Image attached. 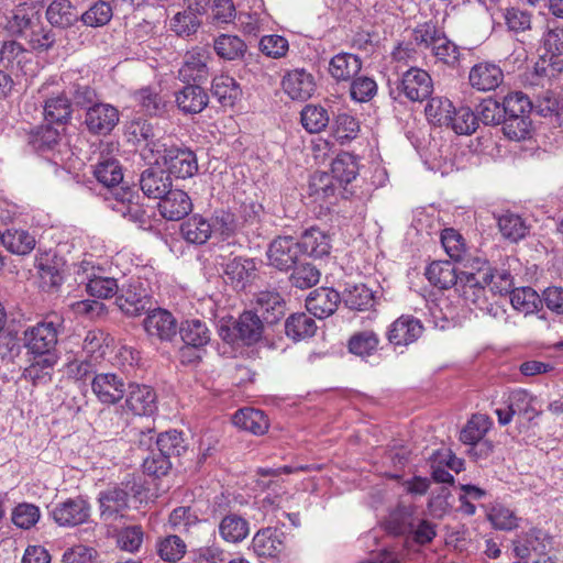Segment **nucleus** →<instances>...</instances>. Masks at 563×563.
<instances>
[{
  "label": "nucleus",
  "mask_w": 563,
  "mask_h": 563,
  "mask_svg": "<svg viewBox=\"0 0 563 563\" xmlns=\"http://www.w3.org/2000/svg\"><path fill=\"white\" fill-rule=\"evenodd\" d=\"M213 48L220 58L236 60L244 56L246 44L238 35L221 34L214 38Z\"/></svg>",
  "instance_id": "obj_41"
},
{
  "label": "nucleus",
  "mask_w": 563,
  "mask_h": 563,
  "mask_svg": "<svg viewBox=\"0 0 563 563\" xmlns=\"http://www.w3.org/2000/svg\"><path fill=\"white\" fill-rule=\"evenodd\" d=\"M238 336L247 344L258 341L263 332V321L252 311L243 312L235 322Z\"/></svg>",
  "instance_id": "obj_43"
},
{
  "label": "nucleus",
  "mask_w": 563,
  "mask_h": 563,
  "mask_svg": "<svg viewBox=\"0 0 563 563\" xmlns=\"http://www.w3.org/2000/svg\"><path fill=\"white\" fill-rule=\"evenodd\" d=\"M57 324L54 321L44 320L30 327L24 332V343L33 354L51 352L57 343Z\"/></svg>",
  "instance_id": "obj_12"
},
{
  "label": "nucleus",
  "mask_w": 563,
  "mask_h": 563,
  "mask_svg": "<svg viewBox=\"0 0 563 563\" xmlns=\"http://www.w3.org/2000/svg\"><path fill=\"white\" fill-rule=\"evenodd\" d=\"M298 243L302 254H307L314 258H321L329 255L331 250L330 236L318 228H310L306 230Z\"/></svg>",
  "instance_id": "obj_30"
},
{
  "label": "nucleus",
  "mask_w": 563,
  "mask_h": 563,
  "mask_svg": "<svg viewBox=\"0 0 563 563\" xmlns=\"http://www.w3.org/2000/svg\"><path fill=\"white\" fill-rule=\"evenodd\" d=\"M350 309L364 310L372 306L374 296L364 284L347 285L342 297Z\"/></svg>",
  "instance_id": "obj_54"
},
{
  "label": "nucleus",
  "mask_w": 563,
  "mask_h": 563,
  "mask_svg": "<svg viewBox=\"0 0 563 563\" xmlns=\"http://www.w3.org/2000/svg\"><path fill=\"white\" fill-rule=\"evenodd\" d=\"M550 547V537L540 529H531L514 541V552L520 559H527L531 554H534L537 558L543 555Z\"/></svg>",
  "instance_id": "obj_20"
},
{
  "label": "nucleus",
  "mask_w": 563,
  "mask_h": 563,
  "mask_svg": "<svg viewBox=\"0 0 563 563\" xmlns=\"http://www.w3.org/2000/svg\"><path fill=\"white\" fill-rule=\"evenodd\" d=\"M124 487H112L102 492L99 496L101 516L104 519L114 517L119 511L128 507V499L131 493L135 496L140 494L134 490L135 484L130 482L123 484Z\"/></svg>",
  "instance_id": "obj_21"
},
{
  "label": "nucleus",
  "mask_w": 563,
  "mask_h": 563,
  "mask_svg": "<svg viewBox=\"0 0 563 563\" xmlns=\"http://www.w3.org/2000/svg\"><path fill=\"white\" fill-rule=\"evenodd\" d=\"M428 121L437 125H445L450 122L453 104L448 98H431L424 109Z\"/></svg>",
  "instance_id": "obj_55"
},
{
  "label": "nucleus",
  "mask_w": 563,
  "mask_h": 563,
  "mask_svg": "<svg viewBox=\"0 0 563 563\" xmlns=\"http://www.w3.org/2000/svg\"><path fill=\"white\" fill-rule=\"evenodd\" d=\"M209 54L206 49L195 48L185 55L179 69V76L184 81H202L208 77Z\"/></svg>",
  "instance_id": "obj_25"
},
{
  "label": "nucleus",
  "mask_w": 563,
  "mask_h": 563,
  "mask_svg": "<svg viewBox=\"0 0 563 563\" xmlns=\"http://www.w3.org/2000/svg\"><path fill=\"white\" fill-rule=\"evenodd\" d=\"M143 327L148 336L159 341H172L178 331L177 320L167 310L156 308L147 310Z\"/></svg>",
  "instance_id": "obj_14"
},
{
  "label": "nucleus",
  "mask_w": 563,
  "mask_h": 563,
  "mask_svg": "<svg viewBox=\"0 0 563 563\" xmlns=\"http://www.w3.org/2000/svg\"><path fill=\"white\" fill-rule=\"evenodd\" d=\"M387 530L397 536H407L418 544H427L437 536L435 526L427 519L415 518L406 509L390 515Z\"/></svg>",
  "instance_id": "obj_3"
},
{
  "label": "nucleus",
  "mask_w": 563,
  "mask_h": 563,
  "mask_svg": "<svg viewBox=\"0 0 563 563\" xmlns=\"http://www.w3.org/2000/svg\"><path fill=\"white\" fill-rule=\"evenodd\" d=\"M255 273V263L249 258L234 257L224 266V279L235 289H244Z\"/></svg>",
  "instance_id": "obj_29"
},
{
  "label": "nucleus",
  "mask_w": 563,
  "mask_h": 563,
  "mask_svg": "<svg viewBox=\"0 0 563 563\" xmlns=\"http://www.w3.org/2000/svg\"><path fill=\"white\" fill-rule=\"evenodd\" d=\"M477 121L473 111L467 107H461L455 109L448 122L446 126H450L456 134H471L476 130Z\"/></svg>",
  "instance_id": "obj_59"
},
{
  "label": "nucleus",
  "mask_w": 563,
  "mask_h": 563,
  "mask_svg": "<svg viewBox=\"0 0 563 563\" xmlns=\"http://www.w3.org/2000/svg\"><path fill=\"white\" fill-rule=\"evenodd\" d=\"M220 537L228 543H240L250 533V525L246 519L236 515L224 516L218 526Z\"/></svg>",
  "instance_id": "obj_32"
},
{
  "label": "nucleus",
  "mask_w": 563,
  "mask_h": 563,
  "mask_svg": "<svg viewBox=\"0 0 563 563\" xmlns=\"http://www.w3.org/2000/svg\"><path fill=\"white\" fill-rule=\"evenodd\" d=\"M46 19L54 26L68 27L78 21V13L69 0H54L46 10Z\"/></svg>",
  "instance_id": "obj_38"
},
{
  "label": "nucleus",
  "mask_w": 563,
  "mask_h": 563,
  "mask_svg": "<svg viewBox=\"0 0 563 563\" xmlns=\"http://www.w3.org/2000/svg\"><path fill=\"white\" fill-rule=\"evenodd\" d=\"M1 242L9 252L18 255L31 253L36 244L34 235L18 229L7 230L1 235Z\"/></svg>",
  "instance_id": "obj_40"
},
{
  "label": "nucleus",
  "mask_w": 563,
  "mask_h": 563,
  "mask_svg": "<svg viewBox=\"0 0 563 563\" xmlns=\"http://www.w3.org/2000/svg\"><path fill=\"white\" fill-rule=\"evenodd\" d=\"M119 122V111L109 103H96L87 109L85 123L93 134L106 135Z\"/></svg>",
  "instance_id": "obj_16"
},
{
  "label": "nucleus",
  "mask_w": 563,
  "mask_h": 563,
  "mask_svg": "<svg viewBox=\"0 0 563 563\" xmlns=\"http://www.w3.org/2000/svg\"><path fill=\"white\" fill-rule=\"evenodd\" d=\"M503 132L511 141L520 142L530 137L532 123L528 115L505 117Z\"/></svg>",
  "instance_id": "obj_53"
},
{
  "label": "nucleus",
  "mask_w": 563,
  "mask_h": 563,
  "mask_svg": "<svg viewBox=\"0 0 563 563\" xmlns=\"http://www.w3.org/2000/svg\"><path fill=\"white\" fill-rule=\"evenodd\" d=\"M302 252L298 241L291 236H279L275 239L267 251L269 265L279 271L292 268L299 261Z\"/></svg>",
  "instance_id": "obj_11"
},
{
  "label": "nucleus",
  "mask_w": 563,
  "mask_h": 563,
  "mask_svg": "<svg viewBox=\"0 0 563 563\" xmlns=\"http://www.w3.org/2000/svg\"><path fill=\"white\" fill-rule=\"evenodd\" d=\"M180 234L190 244L202 245L213 234V227L210 219L200 214H194L180 225Z\"/></svg>",
  "instance_id": "obj_28"
},
{
  "label": "nucleus",
  "mask_w": 563,
  "mask_h": 563,
  "mask_svg": "<svg viewBox=\"0 0 563 563\" xmlns=\"http://www.w3.org/2000/svg\"><path fill=\"white\" fill-rule=\"evenodd\" d=\"M175 102L184 113H200L209 102L208 93L197 85H188L175 93Z\"/></svg>",
  "instance_id": "obj_27"
},
{
  "label": "nucleus",
  "mask_w": 563,
  "mask_h": 563,
  "mask_svg": "<svg viewBox=\"0 0 563 563\" xmlns=\"http://www.w3.org/2000/svg\"><path fill=\"white\" fill-rule=\"evenodd\" d=\"M210 221L213 227V233L219 234L223 240L233 236L240 229V223L235 216L228 210L216 211Z\"/></svg>",
  "instance_id": "obj_63"
},
{
  "label": "nucleus",
  "mask_w": 563,
  "mask_h": 563,
  "mask_svg": "<svg viewBox=\"0 0 563 563\" xmlns=\"http://www.w3.org/2000/svg\"><path fill=\"white\" fill-rule=\"evenodd\" d=\"M397 89L408 100L421 102L432 93L433 82L426 70L412 67L402 74Z\"/></svg>",
  "instance_id": "obj_8"
},
{
  "label": "nucleus",
  "mask_w": 563,
  "mask_h": 563,
  "mask_svg": "<svg viewBox=\"0 0 563 563\" xmlns=\"http://www.w3.org/2000/svg\"><path fill=\"white\" fill-rule=\"evenodd\" d=\"M70 101L64 95L52 97L45 102L44 115L49 122L63 123L70 118Z\"/></svg>",
  "instance_id": "obj_58"
},
{
  "label": "nucleus",
  "mask_w": 563,
  "mask_h": 563,
  "mask_svg": "<svg viewBox=\"0 0 563 563\" xmlns=\"http://www.w3.org/2000/svg\"><path fill=\"white\" fill-rule=\"evenodd\" d=\"M300 121L307 132L319 133L328 126L330 117L325 108L307 104L301 110Z\"/></svg>",
  "instance_id": "obj_51"
},
{
  "label": "nucleus",
  "mask_w": 563,
  "mask_h": 563,
  "mask_svg": "<svg viewBox=\"0 0 563 563\" xmlns=\"http://www.w3.org/2000/svg\"><path fill=\"white\" fill-rule=\"evenodd\" d=\"M334 178L325 172L314 173L309 183V195L317 202H327L335 197Z\"/></svg>",
  "instance_id": "obj_45"
},
{
  "label": "nucleus",
  "mask_w": 563,
  "mask_h": 563,
  "mask_svg": "<svg viewBox=\"0 0 563 563\" xmlns=\"http://www.w3.org/2000/svg\"><path fill=\"white\" fill-rule=\"evenodd\" d=\"M87 278L86 289L92 297L107 299L119 291V286L114 278L98 276L95 273L87 275Z\"/></svg>",
  "instance_id": "obj_60"
},
{
  "label": "nucleus",
  "mask_w": 563,
  "mask_h": 563,
  "mask_svg": "<svg viewBox=\"0 0 563 563\" xmlns=\"http://www.w3.org/2000/svg\"><path fill=\"white\" fill-rule=\"evenodd\" d=\"M498 227L503 236L511 242H518L528 233V227L522 218L515 213H504L498 218Z\"/></svg>",
  "instance_id": "obj_52"
},
{
  "label": "nucleus",
  "mask_w": 563,
  "mask_h": 563,
  "mask_svg": "<svg viewBox=\"0 0 563 563\" xmlns=\"http://www.w3.org/2000/svg\"><path fill=\"white\" fill-rule=\"evenodd\" d=\"M422 332L423 325L419 319L402 314L390 324L388 340L396 346H406L416 342Z\"/></svg>",
  "instance_id": "obj_18"
},
{
  "label": "nucleus",
  "mask_w": 563,
  "mask_h": 563,
  "mask_svg": "<svg viewBox=\"0 0 563 563\" xmlns=\"http://www.w3.org/2000/svg\"><path fill=\"white\" fill-rule=\"evenodd\" d=\"M314 320L306 313H294L285 322L286 335L294 341L305 340L314 334Z\"/></svg>",
  "instance_id": "obj_46"
},
{
  "label": "nucleus",
  "mask_w": 563,
  "mask_h": 563,
  "mask_svg": "<svg viewBox=\"0 0 563 563\" xmlns=\"http://www.w3.org/2000/svg\"><path fill=\"white\" fill-rule=\"evenodd\" d=\"M179 333L185 344L201 349L210 342V330L198 319L186 320L179 327Z\"/></svg>",
  "instance_id": "obj_36"
},
{
  "label": "nucleus",
  "mask_w": 563,
  "mask_h": 563,
  "mask_svg": "<svg viewBox=\"0 0 563 563\" xmlns=\"http://www.w3.org/2000/svg\"><path fill=\"white\" fill-rule=\"evenodd\" d=\"M212 91L224 107H232L242 95L240 85L229 75L217 76L212 81Z\"/></svg>",
  "instance_id": "obj_42"
},
{
  "label": "nucleus",
  "mask_w": 563,
  "mask_h": 563,
  "mask_svg": "<svg viewBox=\"0 0 563 563\" xmlns=\"http://www.w3.org/2000/svg\"><path fill=\"white\" fill-rule=\"evenodd\" d=\"M134 98L146 114H159L165 110L166 100L156 88L146 87L135 92Z\"/></svg>",
  "instance_id": "obj_56"
},
{
  "label": "nucleus",
  "mask_w": 563,
  "mask_h": 563,
  "mask_svg": "<svg viewBox=\"0 0 563 563\" xmlns=\"http://www.w3.org/2000/svg\"><path fill=\"white\" fill-rule=\"evenodd\" d=\"M510 302L514 309L526 316L534 313L542 305L541 297L531 287H520L511 290Z\"/></svg>",
  "instance_id": "obj_47"
},
{
  "label": "nucleus",
  "mask_w": 563,
  "mask_h": 563,
  "mask_svg": "<svg viewBox=\"0 0 563 563\" xmlns=\"http://www.w3.org/2000/svg\"><path fill=\"white\" fill-rule=\"evenodd\" d=\"M91 390L99 402L111 406L124 397L126 388L123 378L117 374L100 373L92 378Z\"/></svg>",
  "instance_id": "obj_13"
},
{
  "label": "nucleus",
  "mask_w": 563,
  "mask_h": 563,
  "mask_svg": "<svg viewBox=\"0 0 563 563\" xmlns=\"http://www.w3.org/2000/svg\"><path fill=\"white\" fill-rule=\"evenodd\" d=\"M468 79L471 86L478 91H489L503 82L504 73L498 65L484 62L471 68Z\"/></svg>",
  "instance_id": "obj_24"
},
{
  "label": "nucleus",
  "mask_w": 563,
  "mask_h": 563,
  "mask_svg": "<svg viewBox=\"0 0 563 563\" xmlns=\"http://www.w3.org/2000/svg\"><path fill=\"white\" fill-rule=\"evenodd\" d=\"M285 312L284 301L278 292L262 291L256 297V312L266 323H275Z\"/></svg>",
  "instance_id": "obj_31"
},
{
  "label": "nucleus",
  "mask_w": 563,
  "mask_h": 563,
  "mask_svg": "<svg viewBox=\"0 0 563 563\" xmlns=\"http://www.w3.org/2000/svg\"><path fill=\"white\" fill-rule=\"evenodd\" d=\"M115 302L129 317H137L151 308V299L144 284L133 278L122 286Z\"/></svg>",
  "instance_id": "obj_5"
},
{
  "label": "nucleus",
  "mask_w": 563,
  "mask_h": 563,
  "mask_svg": "<svg viewBox=\"0 0 563 563\" xmlns=\"http://www.w3.org/2000/svg\"><path fill=\"white\" fill-rule=\"evenodd\" d=\"M284 92L292 100H307L316 90L313 76L303 68L286 73L282 80Z\"/></svg>",
  "instance_id": "obj_17"
},
{
  "label": "nucleus",
  "mask_w": 563,
  "mask_h": 563,
  "mask_svg": "<svg viewBox=\"0 0 563 563\" xmlns=\"http://www.w3.org/2000/svg\"><path fill=\"white\" fill-rule=\"evenodd\" d=\"M37 20V12L32 5L22 3L16 5L7 16L5 29L15 35H22L33 26Z\"/></svg>",
  "instance_id": "obj_35"
},
{
  "label": "nucleus",
  "mask_w": 563,
  "mask_h": 563,
  "mask_svg": "<svg viewBox=\"0 0 563 563\" xmlns=\"http://www.w3.org/2000/svg\"><path fill=\"white\" fill-rule=\"evenodd\" d=\"M340 300L341 296L336 290L321 287L309 294L306 308L316 318L323 319L334 313Z\"/></svg>",
  "instance_id": "obj_22"
},
{
  "label": "nucleus",
  "mask_w": 563,
  "mask_h": 563,
  "mask_svg": "<svg viewBox=\"0 0 563 563\" xmlns=\"http://www.w3.org/2000/svg\"><path fill=\"white\" fill-rule=\"evenodd\" d=\"M358 173L356 157L350 153L339 154L331 164V176L340 184H350Z\"/></svg>",
  "instance_id": "obj_48"
},
{
  "label": "nucleus",
  "mask_w": 563,
  "mask_h": 563,
  "mask_svg": "<svg viewBox=\"0 0 563 563\" xmlns=\"http://www.w3.org/2000/svg\"><path fill=\"white\" fill-rule=\"evenodd\" d=\"M108 336L100 330L88 331L82 343V352L90 361L98 362L106 354Z\"/></svg>",
  "instance_id": "obj_61"
},
{
  "label": "nucleus",
  "mask_w": 563,
  "mask_h": 563,
  "mask_svg": "<svg viewBox=\"0 0 563 563\" xmlns=\"http://www.w3.org/2000/svg\"><path fill=\"white\" fill-rule=\"evenodd\" d=\"M60 140L59 131L51 125H42L32 131L29 135V144L31 147L44 155L54 152L55 146Z\"/></svg>",
  "instance_id": "obj_44"
},
{
  "label": "nucleus",
  "mask_w": 563,
  "mask_h": 563,
  "mask_svg": "<svg viewBox=\"0 0 563 563\" xmlns=\"http://www.w3.org/2000/svg\"><path fill=\"white\" fill-rule=\"evenodd\" d=\"M112 15L111 5L106 1L99 0L81 14V21L87 26L99 27L108 24Z\"/></svg>",
  "instance_id": "obj_62"
},
{
  "label": "nucleus",
  "mask_w": 563,
  "mask_h": 563,
  "mask_svg": "<svg viewBox=\"0 0 563 563\" xmlns=\"http://www.w3.org/2000/svg\"><path fill=\"white\" fill-rule=\"evenodd\" d=\"M459 291L466 306L470 309H478L486 313H495L497 309L490 301L493 297L488 296L487 287L479 278L478 272L476 274H467L465 282L461 284Z\"/></svg>",
  "instance_id": "obj_10"
},
{
  "label": "nucleus",
  "mask_w": 563,
  "mask_h": 563,
  "mask_svg": "<svg viewBox=\"0 0 563 563\" xmlns=\"http://www.w3.org/2000/svg\"><path fill=\"white\" fill-rule=\"evenodd\" d=\"M186 443L180 432L176 430L161 433L155 442L156 451H159L164 455L179 456L186 451Z\"/></svg>",
  "instance_id": "obj_57"
},
{
  "label": "nucleus",
  "mask_w": 563,
  "mask_h": 563,
  "mask_svg": "<svg viewBox=\"0 0 563 563\" xmlns=\"http://www.w3.org/2000/svg\"><path fill=\"white\" fill-rule=\"evenodd\" d=\"M232 421L238 428L256 435L264 434L269 426L264 412L254 408L240 409L234 413Z\"/></svg>",
  "instance_id": "obj_34"
},
{
  "label": "nucleus",
  "mask_w": 563,
  "mask_h": 563,
  "mask_svg": "<svg viewBox=\"0 0 563 563\" xmlns=\"http://www.w3.org/2000/svg\"><path fill=\"white\" fill-rule=\"evenodd\" d=\"M252 549L258 558H275L282 551L283 543L275 529L264 528L254 534Z\"/></svg>",
  "instance_id": "obj_33"
},
{
  "label": "nucleus",
  "mask_w": 563,
  "mask_h": 563,
  "mask_svg": "<svg viewBox=\"0 0 563 563\" xmlns=\"http://www.w3.org/2000/svg\"><path fill=\"white\" fill-rule=\"evenodd\" d=\"M152 150L153 164L165 166L169 175L186 179L192 177L198 172L196 154L189 148L153 143Z\"/></svg>",
  "instance_id": "obj_2"
},
{
  "label": "nucleus",
  "mask_w": 563,
  "mask_h": 563,
  "mask_svg": "<svg viewBox=\"0 0 563 563\" xmlns=\"http://www.w3.org/2000/svg\"><path fill=\"white\" fill-rule=\"evenodd\" d=\"M93 173L98 181L109 188L110 197H107V200L113 210L126 217L136 208L133 203L134 192L129 187L119 186L123 180V173L117 159L100 161Z\"/></svg>",
  "instance_id": "obj_1"
},
{
  "label": "nucleus",
  "mask_w": 563,
  "mask_h": 563,
  "mask_svg": "<svg viewBox=\"0 0 563 563\" xmlns=\"http://www.w3.org/2000/svg\"><path fill=\"white\" fill-rule=\"evenodd\" d=\"M428 280L434 286L446 289L457 284L454 267L449 262H433L426 269Z\"/></svg>",
  "instance_id": "obj_50"
},
{
  "label": "nucleus",
  "mask_w": 563,
  "mask_h": 563,
  "mask_svg": "<svg viewBox=\"0 0 563 563\" xmlns=\"http://www.w3.org/2000/svg\"><path fill=\"white\" fill-rule=\"evenodd\" d=\"M479 278L488 288L492 297L495 295H504L510 291L512 287V277L509 272L505 269H493L485 266L478 269Z\"/></svg>",
  "instance_id": "obj_39"
},
{
  "label": "nucleus",
  "mask_w": 563,
  "mask_h": 563,
  "mask_svg": "<svg viewBox=\"0 0 563 563\" xmlns=\"http://www.w3.org/2000/svg\"><path fill=\"white\" fill-rule=\"evenodd\" d=\"M537 399L525 389H516L509 393L506 404L509 405L512 412L522 416L527 420H532L539 415L536 409Z\"/></svg>",
  "instance_id": "obj_49"
},
{
  "label": "nucleus",
  "mask_w": 563,
  "mask_h": 563,
  "mask_svg": "<svg viewBox=\"0 0 563 563\" xmlns=\"http://www.w3.org/2000/svg\"><path fill=\"white\" fill-rule=\"evenodd\" d=\"M90 505L81 497L68 498L56 504L52 511L53 520L60 527H76L88 521Z\"/></svg>",
  "instance_id": "obj_9"
},
{
  "label": "nucleus",
  "mask_w": 563,
  "mask_h": 563,
  "mask_svg": "<svg viewBox=\"0 0 563 563\" xmlns=\"http://www.w3.org/2000/svg\"><path fill=\"white\" fill-rule=\"evenodd\" d=\"M140 186L148 198L161 199L172 188V179L161 165H154L142 173Z\"/></svg>",
  "instance_id": "obj_23"
},
{
  "label": "nucleus",
  "mask_w": 563,
  "mask_h": 563,
  "mask_svg": "<svg viewBox=\"0 0 563 563\" xmlns=\"http://www.w3.org/2000/svg\"><path fill=\"white\" fill-rule=\"evenodd\" d=\"M441 242L446 254L454 261L464 260L466 245L463 236L454 229H444L441 234Z\"/></svg>",
  "instance_id": "obj_64"
},
{
  "label": "nucleus",
  "mask_w": 563,
  "mask_h": 563,
  "mask_svg": "<svg viewBox=\"0 0 563 563\" xmlns=\"http://www.w3.org/2000/svg\"><path fill=\"white\" fill-rule=\"evenodd\" d=\"M125 136L128 141L140 145L145 143L146 147L153 155V143H162L158 140H154L155 137V129L154 126L144 119H134L126 123L125 125Z\"/></svg>",
  "instance_id": "obj_37"
},
{
  "label": "nucleus",
  "mask_w": 563,
  "mask_h": 563,
  "mask_svg": "<svg viewBox=\"0 0 563 563\" xmlns=\"http://www.w3.org/2000/svg\"><path fill=\"white\" fill-rule=\"evenodd\" d=\"M362 68V60L351 53H339L329 63V74L338 82L351 81Z\"/></svg>",
  "instance_id": "obj_26"
},
{
  "label": "nucleus",
  "mask_w": 563,
  "mask_h": 563,
  "mask_svg": "<svg viewBox=\"0 0 563 563\" xmlns=\"http://www.w3.org/2000/svg\"><path fill=\"white\" fill-rule=\"evenodd\" d=\"M0 64L15 75L33 76L35 71L32 53L15 40L2 42Z\"/></svg>",
  "instance_id": "obj_7"
},
{
  "label": "nucleus",
  "mask_w": 563,
  "mask_h": 563,
  "mask_svg": "<svg viewBox=\"0 0 563 563\" xmlns=\"http://www.w3.org/2000/svg\"><path fill=\"white\" fill-rule=\"evenodd\" d=\"M492 426L490 419L485 415H473L467 421L466 426L462 429L460 440L464 444L472 445L468 453L478 459L483 455H488L492 452V445L487 441L482 442V439L487 433Z\"/></svg>",
  "instance_id": "obj_6"
},
{
  "label": "nucleus",
  "mask_w": 563,
  "mask_h": 563,
  "mask_svg": "<svg viewBox=\"0 0 563 563\" xmlns=\"http://www.w3.org/2000/svg\"><path fill=\"white\" fill-rule=\"evenodd\" d=\"M544 54L536 64V73L554 78L563 71V27L548 26L541 38Z\"/></svg>",
  "instance_id": "obj_4"
},
{
  "label": "nucleus",
  "mask_w": 563,
  "mask_h": 563,
  "mask_svg": "<svg viewBox=\"0 0 563 563\" xmlns=\"http://www.w3.org/2000/svg\"><path fill=\"white\" fill-rule=\"evenodd\" d=\"M192 210V202L187 192L180 189H169L158 202L161 216L169 221H178Z\"/></svg>",
  "instance_id": "obj_19"
},
{
  "label": "nucleus",
  "mask_w": 563,
  "mask_h": 563,
  "mask_svg": "<svg viewBox=\"0 0 563 563\" xmlns=\"http://www.w3.org/2000/svg\"><path fill=\"white\" fill-rule=\"evenodd\" d=\"M126 390L125 406L132 413L150 417L156 412L157 396L151 386L132 383Z\"/></svg>",
  "instance_id": "obj_15"
}]
</instances>
